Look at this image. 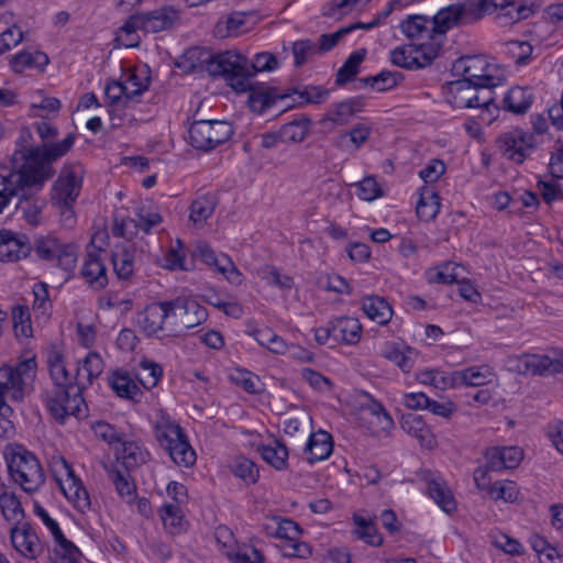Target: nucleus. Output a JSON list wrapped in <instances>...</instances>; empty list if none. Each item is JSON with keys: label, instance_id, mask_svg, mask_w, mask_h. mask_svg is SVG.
Masks as SVG:
<instances>
[{"label": "nucleus", "instance_id": "nucleus-1", "mask_svg": "<svg viewBox=\"0 0 563 563\" xmlns=\"http://www.w3.org/2000/svg\"><path fill=\"white\" fill-rule=\"evenodd\" d=\"M185 56L192 62V68L197 66L195 63L197 62L210 76L223 77L235 91L251 90L249 106L253 112L261 114L276 100L289 97V93H279L277 88H253L250 81L255 73L269 71L277 67L278 62L273 54H257L251 66L252 69L246 66V58L243 55L230 51L213 55L200 48H191Z\"/></svg>", "mask_w": 563, "mask_h": 563}, {"label": "nucleus", "instance_id": "nucleus-2", "mask_svg": "<svg viewBox=\"0 0 563 563\" xmlns=\"http://www.w3.org/2000/svg\"><path fill=\"white\" fill-rule=\"evenodd\" d=\"M75 133H69L62 142L44 145L43 148L33 145L32 131L27 126L20 130L15 150L10 165H0L5 169L12 183L13 197L27 200L30 196L42 189L44 183L53 175L51 164L73 147Z\"/></svg>", "mask_w": 563, "mask_h": 563}, {"label": "nucleus", "instance_id": "nucleus-3", "mask_svg": "<svg viewBox=\"0 0 563 563\" xmlns=\"http://www.w3.org/2000/svg\"><path fill=\"white\" fill-rule=\"evenodd\" d=\"M36 361L31 357L19 362L15 366L0 367V413L11 416L13 410L8 401L22 402L33 388L36 376Z\"/></svg>", "mask_w": 563, "mask_h": 563}, {"label": "nucleus", "instance_id": "nucleus-4", "mask_svg": "<svg viewBox=\"0 0 563 563\" xmlns=\"http://www.w3.org/2000/svg\"><path fill=\"white\" fill-rule=\"evenodd\" d=\"M5 461L13 482L25 493L32 494L45 483V474L34 453L22 445L5 450Z\"/></svg>", "mask_w": 563, "mask_h": 563}, {"label": "nucleus", "instance_id": "nucleus-5", "mask_svg": "<svg viewBox=\"0 0 563 563\" xmlns=\"http://www.w3.org/2000/svg\"><path fill=\"white\" fill-rule=\"evenodd\" d=\"M477 21L486 14L496 13L501 26L512 25L526 20L539 9L533 2L518 0H471Z\"/></svg>", "mask_w": 563, "mask_h": 563}, {"label": "nucleus", "instance_id": "nucleus-6", "mask_svg": "<svg viewBox=\"0 0 563 563\" xmlns=\"http://www.w3.org/2000/svg\"><path fill=\"white\" fill-rule=\"evenodd\" d=\"M42 398L51 416L60 424L70 416L81 418L86 415L87 406L79 389L53 388L45 390Z\"/></svg>", "mask_w": 563, "mask_h": 563}, {"label": "nucleus", "instance_id": "nucleus-7", "mask_svg": "<svg viewBox=\"0 0 563 563\" xmlns=\"http://www.w3.org/2000/svg\"><path fill=\"white\" fill-rule=\"evenodd\" d=\"M188 134L192 147L209 152L227 142L233 134V128L227 121L199 120L190 125Z\"/></svg>", "mask_w": 563, "mask_h": 563}, {"label": "nucleus", "instance_id": "nucleus-8", "mask_svg": "<svg viewBox=\"0 0 563 563\" xmlns=\"http://www.w3.org/2000/svg\"><path fill=\"white\" fill-rule=\"evenodd\" d=\"M35 253L44 261L56 262L65 273L71 274L76 267L78 247L56 238H44L36 242Z\"/></svg>", "mask_w": 563, "mask_h": 563}, {"label": "nucleus", "instance_id": "nucleus-9", "mask_svg": "<svg viewBox=\"0 0 563 563\" xmlns=\"http://www.w3.org/2000/svg\"><path fill=\"white\" fill-rule=\"evenodd\" d=\"M82 174L80 165L64 166L52 189V205L75 203L81 190Z\"/></svg>", "mask_w": 563, "mask_h": 563}, {"label": "nucleus", "instance_id": "nucleus-10", "mask_svg": "<svg viewBox=\"0 0 563 563\" xmlns=\"http://www.w3.org/2000/svg\"><path fill=\"white\" fill-rule=\"evenodd\" d=\"M490 67L485 56H462L453 63L452 71L477 86H497V78L489 73Z\"/></svg>", "mask_w": 563, "mask_h": 563}, {"label": "nucleus", "instance_id": "nucleus-11", "mask_svg": "<svg viewBox=\"0 0 563 563\" xmlns=\"http://www.w3.org/2000/svg\"><path fill=\"white\" fill-rule=\"evenodd\" d=\"M471 0L463 4H452L441 9L432 19L431 24L435 38L443 36L450 29L477 21Z\"/></svg>", "mask_w": 563, "mask_h": 563}, {"label": "nucleus", "instance_id": "nucleus-12", "mask_svg": "<svg viewBox=\"0 0 563 563\" xmlns=\"http://www.w3.org/2000/svg\"><path fill=\"white\" fill-rule=\"evenodd\" d=\"M497 142L504 156L516 164H522L536 148L533 134L521 129H514L504 133Z\"/></svg>", "mask_w": 563, "mask_h": 563}, {"label": "nucleus", "instance_id": "nucleus-13", "mask_svg": "<svg viewBox=\"0 0 563 563\" xmlns=\"http://www.w3.org/2000/svg\"><path fill=\"white\" fill-rule=\"evenodd\" d=\"M174 316V300L153 302L137 314V323L146 336H157L165 320Z\"/></svg>", "mask_w": 563, "mask_h": 563}, {"label": "nucleus", "instance_id": "nucleus-14", "mask_svg": "<svg viewBox=\"0 0 563 563\" xmlns=\"http://www.w3.org/2000/svg\"><path fill=\"white\" fill-rule=\"evenodd\" d=\"M10 538L13 548L25 559L35 560L43 551L40 539L29 522L12 526Z\"/></svg>", "mask_w": 563, "mask_h": 563}, {"label": "nucleus", "instance_id": "nucleus-15", "mask_svg": "<svg viewBox=\"0 0 563 563\" xmlns=\"http://www.w3.org/2000/svg\"><path fill=\"white\" fill-rule=\"evenodd\" d=\"M162 216L158 212H152L145 208H140L136 212V219L125 218L113 227V234L125 239H132L141 229L150 233L152 228L162 222Z\"/></svg>", "mask_w": 563, "mask_h": 563}, {"label": "nucleus", "instance_id": "nucleus-16", "mask_svg": "<svg viewBox=\"0 0 563 563\" xmlns=\"http://www.w3.org/2000/svg\"><path fill=\"white\" fill-rule=\"evenodd\" d=\"M523 373L532 375H554L563 373V351L554 352V355L530 354L520 358Z\"/></svg>", "mask_w": 563, "mask_h": 563}, {"label": "nucleus", "instance_id": "nucleus-17", "mask_svg": "<svg viewBox=\"0 0 563 563\" xmlns=\"http://www.w3.org/2000/svg\"><path fill=\"white\" fill-rule=\"evenodd\" d=\"M102 250L93 247L88 251L81 268V276L95 290H101L108 285L107 268L100 257Z\"/></svg>", "mask_w": 563, "mask_h": 563}, {"label": "nucleus", "instance_id": "nucleus-18", "mask_svg": "<svg viewBox=\"0 0 563 563\" xmlns=\"http://www.w3.org/2000/svg\"><path fill=\"white\" fill-rule=\"evenodd\" d=\"M523 457V452L519 446H494L485 452V459L488 461V467L493 472L516 468Z\"/></svg>", "mask_w": 563, "mask_h": 563}, {"label": "nucleus", "instance_id": "nucleus-19", "mask_svg": "<svg viewBox=\"0 0 563 563\" xmlns=\"http://www.w3.org/2000/svg\"><path fill=\"white\" fill-rule=\"evenodd\" d=\"M180 316V323L185 329H192L208 318V311L198 301L187 298L174 299V317Z\"/></svg>", "mask_w": 563, "mask_h": 563}, {"label": "nucleus", "instance_id": "nucleus-20", "mask_svg": "<svg viewBox=\"0 0 563 563\" xmlns=\"http://www.w3.org/2000/svg\"><path fill=\"white\" fill-rule=\"evenodd\" d=\"M140 14L142 18L143 31L147 33H157L167 30L179 20V12L173 7H162Z\"/></svg>", "mask_w": 563, "mask_h": 563}, {"label": "nucleus", "instance_id": "nucleus-21", "mask_svg": "<svg viewBox=\"0 0 563 563\" xmlns=\"http://www.w3.org/2000/svg\"><path fill=\"white\" fill-rule=\"evenodd\" d=\"M103 371V361L101 356L96 352H90L87 356L79 362L76 376H75V389H79V393L90 386L95 378H97Z\"/></svg>", "mask_w": 563, "mask_h": 563}, {"label": "nucleus", "instance_id": "nucleus-22", "mask_svg": "<svg viewBox=\"0 0 563 563\" xmlns=\"http://www.w3.org/2000/svg\"><path fill=\"white\" fill-rule=\"evenodd\" d=\"M25 236H18L11 231H0V262H15L25 257L30 251Z\"/></svg>", "mask_w": 563, "mask_h": 563}, {"label": "nucleus", "instance_id": "nucleus-23", "mask_svg": "<svg viewBox=\"0 0 563 563\" xmlns=\"http://www.w3.org/2000/svg\"><path fill=\"white\" fill-rule=\"evenodd\" d=\"M380 355L396 364L404 373H409L413 367L417 353L402 343L387 341L380 347Z\"/></svg>", "mask_w": 563, "mask_h": 563}, {"label": "nucleus", "instance_id": "nucleus-24", "mask_svg": "<svg viewBox=\"0 0 563 563\" xmlns=\"http://www.w3.org/2000/svg\"><path fill=\"white\" fill-rule=\"evenodd\" d=\"M332 451V437L322 430L312 433L305 448V454L310 464L328 459Z\"/></svg>", "mask_w": 563, "mask_h": 563}, {"label": "nucleus", "instance_id": "nucleus-25", "mask_svg": "<svg viewBox=\"0 0 563 563\" xmlns=\"http://www.w3.org/2000/svg\"><path fill=\"white\" fill-rule=\"evenodd\" d=\"M365 102L361 97H353L341 102L334 103L330 107L325 119L338 124L343 125L350 122L351 118L356 113L363 111Z\"/></svg>", "mask_w": 563, "mask_h": 563}, {"label": "nucleus", "instance_id": "nucleus-26", "mask_svg": "<svg viewBox=\"0 0 563 563\" xmlns=\"http://www.w3.org/2000/svg\"><path fill=\"white\" fill-rule=\"evenodd\" d=\"M60 490L79 512L86 514L91 509L89 493L78 477L60 482Z\"/></svg>", "mask_w": 563, "mask_h": 563}, {"label": "nucleus", "instance_id": "nucleus-27", "mask_svg": "<svg viewBox=\"0 0 563 563\" xmlns=\"http://www.w3.org/2000/svg\"><path fill=\"white\" fill-rule=\"evenodd\" d=\"M362 325L355 318L341 317L332 321V339L335 342L355 344L360 341Z\"/></svg>", "mask_w": 563, "mask_h": 563}, {"label": "nucleus", "instance_id": "nucleus-28", "mask_svg": "<svg viewBox=\"0 0 563 563\" xmlns=\"http://www.w3.org/2000/svg\"><path fill=\"white\" fill-rule=\"evenodd\" d=\"M474 87L475 84L471 81L457 79L446 82L442 89L448 103L454 108L464 109L467 106V99L471 98Z\"/></svg>", "mask_w": 563, "mask_h": 563}, {"label": "nucleus", "instance_id": "nucleus-29", "mask_svg": "<svg viewBox=\"0 0 563 563\" xmlns=\"http://www.w3.org/2000/svg\"><path fill=\"white\" fill-rule=\"evenodd\" d=\"M402 33L410 40H434L435 35L432 29L431 19L424 15H409L401 22Z\"/></svg>", "mask_w": 563, "mask_h": 563}, {"label": "nucleus", "instance_id": "nucleus-30", "mask_svg": "<svg viewBox=\"0 0 563 563\" xmlns=\"http://www.w3.org/2000/svg\"><path fill=\"white\" fill-rule=\"evenodd\" d=\"M362 309L368 319L382 325L388 323L393 316L391 307L379 296L364 298Z\"/></svg>", "mask_w": 563, "mask_h": 563}, {"label": "nucleus", "instance_id": "nucleus-31", "mask_svg": "<svg viewBox=\"0 0 563 563\" xmlns=\"http://www.w3.org/2000/svg\"><path fill=\"white\" fill-rule=\"evenodd\" d=\"M154 433L159 445L167 450L185 432L178 423L172 421L169 417L162 415L155 422Z\"/></svg>", "mask_w": 563, "mask_h": 563}, {"label": "nucleus", "instance_id": "nucleus-32", "mask_svg": "<svg viewBox=\"0 0 563 563\" xmlns=\"http://www.w3.org/2000/svg\"><path fill=\"white\" fill-rule=\"evenodd\" d=\"M428 494L446 514H451L456 509L454 496L449 486L441 478H431L428 481Z\"/></svg>", "mask_w": 563, "mask_h": 563}, {"label": "nucleus", "instance_id": "nucleus-33", "mask_svg": "<svg viewBox=\"0 0 563 563\" xmlns=\"http://www.w3.org/2000/svg\"><path fill=\"white\" fill-rule=\"evenodd\" d=\"M104 92L111 107H118L121 102L125 107L130 102L137 103L140 98V88L129 89V85L115 80L107 84Z\"/></svg>", "mask_w": 563, "mask_h": 563}, {"label": "nucleus", "instance_id": "nucleus-34", "mask_svg": "<svg viewBox=\"0 0 563 563\" xmlns=\"http://www.w3.org/2000/svg\"><path fill=\"white\" fill-rule=\"evenodd\" d=\"M217 206V199L212 195H203L195 199L190 205L189 221L197 228H202L212 216Z\"/></svg>", "mask_w": 563, "mask_h": 563}, {"label": "nucleus", "instance_id": "nucleus-35", "mask_svg": "<svg viewBox=\"0 0 563 563\" xmlns=\"http://www.w3.org/2000/svg\"><path fill=\"white\" fill-rule=\"evenodd\" d=\"M0 510L4 519L12 522V526L22 523L24 510L21 501L14 493H8L4 486L0 488Z\"/></svg>", "mask_w": 563, "mask_h": 563}, {"label": "nucleus", "instance_id": "nucleus-36", "mask_svg": "<svg viewBox=\"0 0 563 563\" xmlns=\"http://www.w3.org/2000/svg\"><path fill=\"white\" fill-rule=\"evenodd\" d=\"M401 427L408 434L417 438L421 445L428 448L433 445L434 439L431 434V431L420 416L415 413L405 416L401 422Z\"/></svg>", "mask_w": 563, "mask_h": 563}, {"label": "nucleus", "instance_id": "nucleus-37", "mask_svg": "<svg viewBox=\"0 0 563 563\" xmlns=\"http://www.w3.org/2000/svg\"><path fill=\"white\" fill-rule=\"evenodd\" d=\"M532 103V93L529 89L514 87L504 97V109L515 113L522 114L528 111Z\"/></svg>", "mask_w": 563, "mask_h": 563}, {"label": "nucleus", "instance_id": "nucleus-38", "mask_svg": "<svg viewBox=\"0 0 563 563\" xmlns=\"http://www.w3.org/2000/svg\"><path fill=\"white\" fill-rule=\"evenodd\" d=\"M492 376V369L487 365L482 367H468L455 372L451 378L452 382L450 385L452 386L454 383L460 382L467 386H483L490 382Z\"/></svg>", "mask_w": 563, "mask_h": 563}, {"label": "nucleus", "instance_id": "nucleus-39", "mask_svg": "<svg viewBox=\"0 0 563 563\" xmlns=\"http://www.w3.org/2000/svg\"><path fill=\"white\" fill-rule=\"evenodd\" d=\"M110 385L115 394L121 398L137 401V397L142 394L140 387L130 377L128 372H114L110 378Z\"/></svg>", "mask_w": 563, "mask_h": 563}, {"label": "nucleus", "instance_id": "nucleus-40", "mask_svg": "<svg viewBox=\"0 0 563 563\" xmlns=\"http://www.w3.org/2000/svg\"><path fill=\"white\" fill-rule=\"evenodd\" d=\"M48 366L51 377L55 384L54 388L75 389V384H73L71 377L68 374L63 354L53 352L48 356Z\"/></svg>", "mask_w": 563, "mask_h": 563}, {"label": "nucleus", "instance_id": "nucleus-41", "mask_svg": "<svg viewBox=\"0 0 563 563\" xmlns=\"http://www.w3.org/2000/svg\"><path fill=\"white\" fill-rule=\"evenodd\" d=\"M440 210V197L431 188L423 187L416 207V213L420 220L430 221Z\"/></svg>", "mask_w": 563, "mask_h": 563}, {"label": "nucleus", "instance_id": "nucleus-42", "mask_svg": "<svg viewBox=\"0 0 563 563\" xmlns=\"http://www.w3.org/2000/svg\"><path fill=\"white\" fill-rule=\"evenodd\" d=\"M257 452L263 460L276 470H284L287 466L288 450L285 444L278 440L267 445H260Z\"/></svg>", "mask_w": 563, "mask_h": 563}, {"label": "nucleus", "instance_id": "nucleus-43", "mask_svg": "<svg viewBox=\"0 0 563 563\" xmlns=\"http://www.w3.org/2000/svg\"><path fill=\"white\" fill-rule=\"evenodd\" d=\"M366 53L365 48H361L350 54L336 73L335 84L338 86H343L355 78L358 74L360 65L365 59Z\"/></svg>", "mask_w": 563, "mask_h": 563}, {"label": "nucleus", "instance_id": "nucleus-44", "mask_svg": "<svg viewBox=\"0 0 563 563\" xmlns=\"http://www.w3.org/2000/svg\"><path fill=\"white\" fill-rule=\"evenodd\" d=\"M174 461L179 466L189 467L196 462V453L188 442L187 435L184 433L179 437L170 448L166 450Z\"/></svg>", "mask_w": 563, "mask_h": 563}, {"label": "nucleus", "instance_id": "nucleus-45", "mask_svg": "<svg viewBox=\"0 0 563 563\" xmlns=\"http://www.w3.org/2000/svg\"><path fill=\"white\" fill-rule=\"evenodd\" d=\"M34 301L32 305L36 319L46 322L52 313V302L49 300L47 284L44 282L36 283L33 286Z\"/></svg>", "mask_w": 563, "mask_h": 563}, {"label": "nucleus", "instance_id": "nucleus-46", "mask_svg": "<svg viewBox=\"0 0 563 563\" xmlns=\"http://www.w3.org/2000/svg\"><path fill=\"white\" fill-rule=\"evenodd\" d=\"M355 536L373 547H379L383 543V537L378 533L376 525L362 516L354 515Z\"/></svg>", "mask_w": 563, "mask_h": 563}, {"label": "nucleus", "instance_id": "nucleus-47", "mask_svg": "<svg viewBox=\"0 0 563 563\" xmlns=\"http://www.w3.org/2000/svg\"><path fill=\"white\" fill-rule=\"evenodd\" d=\"M134 252L135 250L123 247L122 250L113 253L112 263L113 269L120 279H128L134 272Z\"/></svg>", "mask_w": 563, "mask_h": 563}, {"label": "nucleus", "instance_id": "nucleus-48", "mask_svg": "<svg viewBox=\"0 0 563 563\" xmlns=\"http://www.w3.org/2000/svg\"><path fill=\"white\" fill-rule=\"evenodd\" d=\"M108 474L118 494L121 497H125L130 503L134 498L136 486L134 482L131 481L128 470L120 471L112 468L108 471Z\"/></svg>", "mask_w": 563, "mask_h": 563}, {"label": "nucleus", "instance_id": "nucleus-49", "mask_svg": "<svg viewBox=\"0 0 563 563\" xmlns=\"http://www.w3.org/2000/svg\"><path fill=\"white\" fill-rule=\"evenodd\" d=\"M390 58L391 63L398 67L407 69L420 68L416 44L396 47L391 51Z\"/></svg>", "mask_w": 563, "mask_h": 563}, {"label": "nucleus", "instance_id": "nucleus-50", "mask_svg": "<svg viewBox=\"0 0 563 563\" xmlns=\"http://www.w3.org/2000/svg\"><path fill=\"white\" fill-rule=\"evenodd\" d=\"M12 321L14 333L18 338H31L33 330L29 308L25 306H15L12 309Z\"/></svg>", "mask_w": 563, "mask_h": 563}, {"label": "nucleus", "instance_id": "nucleus-51", "mask_svg": "<svg viewBox=\"0 0 563 563\" xmlns=\"http://www.w3.org/2000/svg\"><path fill=\"white\" fill-rule=\"evenodd\" d=\"M231 468L235 476L240 477L247 484L256 483L260 476L258 467L256 464L244 456L236 457Z\"/></svg>", "mask_w": 563, "mask_h": 563}, {"label": "nucleus", "instance_id": "nucleus-52", "mask_svg": "<svg viewBox=\"0 0 563 563\" xmlns=\"http://www.w3.org/2000/svg\"><path fill=\"white\" fill-rule=\"evenodd\" d=\"M309 120H294L284 124L279 130L283 142H301L308 133Z\"/></svg>", "mask_w": 563, "mask_h": 563}, {"label": "nucleus", "instance_id": "nucleus-53", "mask_svg": "<svg viewBox=\"0 0 563 563\" xmlns=\"http://www.w3.org/2000/svg\"><path fill=\"white\" fill-rule=\"evenodd\" d=\"M495 86H477L475 85L474 90L471 95V98L467 99V106L466 108L473 109H481L483 108V112H489L490 107H493V92L492 88Z\"/></svg>", "mask_w": 563, "mask_h": 563}, {"label": "nucleus", "instance_id": "nucleus-54", "mask_svg": "<svg viewBox=\"0 0 563 563\" xmlns=\"http://www.w3.org/2000/svg\"><path fill=\"white\" fill-rule=\"evenodd\" d=\"M532 46L526 41H509L506 44V53L518 66L529 63L532 55Z\"/></svg>", "mask_w": 563, "mask_h": 563}, {"label": "nucleus", "instance_id": "nucleus-55", "mask_svg": "<svg viewBox=\"0 0 563 563\" xmlns=\"http://www.w3.org/2000/svg\"><path fill=\"white\" fill-rule=\"evenodd\" d=\"M162 374L163 369L158 364L152 361H143L136 377L144 388L151 389L157 385Z\"/></svg>", "mask_w": 563, "mask_h": 563}, {"label": "nucleus", "instance_id": "nucleus-56", "mask_svg": "<svg viewBox=\"0 0 563 563\" xmlns=\"http://www.w3.org/2000/svg\"><path fill=\"white\" fill-rule=\"evenodd\" d=\"M161 518L165 528L173 534L179 533L184 529L183 516L177 505H164L161 509Z\"/></svg>", "mask_w": 563, "mask_h": 563}, {"label": "nucleus", "instance_id": "nucleus-57", "mask_svg": "<svg viewBox=\"0 0 563 563\" xmlns=\"http://www.w3.org/2000/svg\"><path fill=\"white\" fill-rule=\"evenodd\" d=\"M122 445V450L119 451L118 459L122 460L123 466L129 470L145 461L141 448L134 442H128L122 439L119 442Z\"/></svg>", "mask_w": 563, "mask_h": 563}, {"label": "nucleus", "instance_id": "nucleus-58", "mask_svg": "<svg viewBox=\"0 0 563 563\" xmlns=\"http://www.w3.org/2000/svg\"><path fill=\"white\" fill-rule=\"evenodd\" d=\"M47 62L48 58L43 53L37 52L32 54L29 52H21L12 57L11 67L15 73H22L26 67L46 64Z\"/></svg>", "mask_w": 563, "mask_h": 563}, {"label": "nucleus", "instance_id": "nucleus-59", "mask_svg": "<svg viewBox=\"0 0 563 563\" xmlns=\"http://www.w3.org/2000/svg\"><path fill=\"white\" fill-rule=\"evenodd\" d=\"M416 48L419 67L423 68L430 65L438 57L441 49V41H438L437 38L430 40V42L416 44Z\"/></svg>", "mask_w": 563, "mask_h": 563}, {"label": "nucleus", "instance_id": "nucleus-60", "mask_svg": "<svg viewBox=\"0 0 563 563\" xmlns=\"http://www.w3.org/2000/svg\"><path fill=\"white\" fill-rule=\"evenodd\" d=\"M291 49L296 67H301L312 55L319 53V47L311 40L296 41Z\"/></svg>", "mask_w": 563, "mask_h": 563}, {"label": "nucleus", "instance_id": "nucleus-61", "mask_svg": "<svg viewBox=\"0 0 563 563\" xmlns=\"http://www.w3.org/2000/svg\"><path fill=\"white\" fill-rule=\"evenodd\" d=\"M357 197L365 201H373L384 195L382 187L372 176L365 177L357 184Z\"/></svg>", "mask_w": 563, "mask_h": 563}, {"label": "nucleus", "instance_id": "nucleus-62", "mask_svg": "<svg viewBox=\"0 0 563 563\" xmlns=\"http://www.w3.org/2000/svg\"><path fill=\"white\" fill-rule=\"evenodd\" d=\"M489 495L495 500H505L512 503L516 500L518 490L514 482H495L489 487Z\"/></svg>", "mask_w": 563, "mask_h": 563}, {"label": "nucleus", "instance_id": "nucleus-63", "mask_svg": "<svg viewBox=\"0 0 563 563\" xmlns=\"http://www.w3.org/2000/svg\"><path fill=\"white\" fill-rule=\"evenodd\" d=\"M229 378L249 394H256L258 391L256 388L258 377H254L252 373L246 369H235L229 375Z\"/></svg>", "mask_w": 563, "mask_h": 563}, {"label": "nucleus", "instance_id": "nucleus-64", "mask_svg": "<svg viewBox=\"0 0 563 563\" xmlns=\"http://www.w3.org/2000/svg\"><path fill=\"white\" fill-rule=\"evenodd\" d=\"M275 536L285 541H296L301 536V529L299 525L291 519H279Z\"/></svg>", "mask_w": 563, "mask_h": 563}]
</instances>
